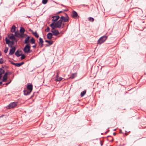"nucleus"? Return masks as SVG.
<instances>
[{
	"instance_id": "e433bc0d",
	"label": "nucleus",
	"mask_w": 146,
	"mask_h": 146,
	"mask_svg": "<svg viewBox=\"0 0 146 146\" xmlns=\"http://www.w3.org/2000/svg\"><path fill=\"white\" fill-rule=\"evenodd\" d=\"M32 52V50H31V49H27L26 53H30Z\"/></svg>"
},
{
	"instance_id": "37998d69",
	"label": "nucleus",
	"mask_w": 146,
	"mask_h": 146,
	"mask_svg": "<svg viewBox=\"0 0 146 146\" xmlns=\"http://www.w3.org/2000/svg\"><path fill=\"white\" fill-rule=\"evenodd\" d=\"M11 62V63L13 65H15V66H16V63H15V62H13V61H11V62Z\"/></svg>"
},
{
	"instance_id": "4468645a",
	"label": "nucleus",
	"mask_w": 146,
	"mask_h": 146,
	"mask_svg": "<svg viewBox=\"0 0 146 146\" xmlns=\"http://www.w3.org/2000/svg\"><path fill=\"white\" fill-rule=\"evenodd\" d=\"M56 78L55 79V80L56 82L60 81H61L63 78L60 77L58 76V73H57V75H56Z\"/></svg>"
},
{
	"instance_id": "f03ea898",
	"label": "nucleus",
	"mask_w": 146,
	"mask_h": 146,
	"mask_svg": "<svg viewBox=\"0 0 146 146\" xmlns=\"http://www.w3.org/2000/svg\"><path fill=\"white\" fill-rule=\"evenodd\" d=\"M17 102H14L10 103L6 107V108L7 109H10L15 107L18 105Z\"/></svg>"
},
{
	"instance_id": "13d9d810",
	"label": "nucleus",
	"mask_w": 146,
	"mask_h": 146,
	"mask_svg": "<svg viewBox=\"0 0 146 146\" xmlns=\"http://www.w3.org/2000/svg\"><path fill=\"white\" fill-rule=\"evenodd\" d=\"M113 141H114V139L113 138H112V140L110 141V142H112Z\"/></svg>"
},
{
	"instance_id": "c756f323",
	"label": "nucleus",
	"mask_w": 146,
	"mask_h": 146,
	"mask_svg": "<svg viewBox=\"0 0 146 146\" xmlns=\"http://www.w3.org/2000/svg\"><path fill=\"white\" fill-rule=\"evenodd\" d=\"M5 73V70L2 68H0V76H2V75Z\"/></svg>"
},
{
	"instance_id": "09e8293b",
	"label": "nucleus",
	"mask_w": 146,
	"mask_h": 146,
	"mask_svg": "<svg viewBox=\"0 0 146 146\" xmlns=\"http://www.w3.org/2000/svg\"><path fill=\"white\" fill-rule=\"evenodd\" d=\"M29 31L31 32L32 33H33V30H32L31 28H29Z\"/></svg>"
},
{
	"instance_id": "5701e85b",
	"label": "nucleus",
	"mask_w": 146,
	"mask_h": 146,
	"mask_svg": "<svg viewBox=\"0 0 146 146\" xmlns=\"http://www.w3.org/2000/svg\"><path fill=\"white\" fill-rule=\"evenodd\" d=\"M24 62H19V63H16V66L17 67H19L22 66V65L24 64Z\"/></svg>"
},
{
	"instance_id": "bf43d9fd",
	"label": "nucleus",
	"mask_w": 146,
	"mask_h": 146,
	"mask_svg": "<svg viewBox=\"0 0 146 146\" xmlns=\"http://www.w3.org/2000/svg\"><path fill=\"white\" fill-rule=\"evenodd\" d=\"M4 116H5V115H2L1 116H0V117H3Z\"/></svg>"
},
{
	"instance_id": "c85d7f7f",
	"label": "nucleus",
	"mask_w": 146,
	"mask_h": 146,
	"mask_svg": "<svg viewBox=\"0 0 146 146\" xmlns=\"http://www.w3.org/2000/svg\"><path fill=\"white\" fill-rule=\"evenodd\" d=\"M29 35H28L26 33H24V34L22 33L21 34V35H20V37L23 38L27 37Z\"/></svg>"
},
{
	"instance_id": "7c9ffc66",
	"label": "nucleus",
	"mask_w": 146,
	"mask_h": 146,
	"mask_svg": "<svg viewBox=\"0 0 146 146\" xmlns=\"http://www.w3.org/2000/svg\"><path fill=\"white\" fill-rule=\"evenodd\" d=\"M45 42H47V43H48V44H52L53 43V42H54L52 41V40H45Z\"/></svg>"
},
{
	"instance_id": "f3484780",
	"label": "nucleus",
	"mask_w": 146,
	"mask_h": 146,
	"mask_svg": "<svg viewBox=\"0 0 146 146\" xmlns=\"http://www.w3.org/2000/svg\"><path fill=\"white\" fill-rule=\"evenodd\" d=\"M77 73H72L69 77L70 79H72L74 78L76 76Z\"/></svg>"
},
{
	"instance_id": "338daca9",
	"label": "nucleus",
	"mask_w": 146,
	"mask_h": 146,
	"mask_svg": "<svg viewBox=\"0 0 146 146\" xmlns=\"http://www.w3.org/2000/svg\"><path fill=\"white\" fill-rule=\"evenodd\" d=\"M64 23H62V25L63 26L62 27V28H63L64 27Z\"/></svg>"
},
{
	"instance_id": "603ef678",
	"label": "nucleus",
	"mask_w": 146,
	"mask_h": 146,
	"mask_svg": "<svg viewBox=\"0 0 146 146\" xmlns=\"http://www.w3.org/2000/svg\"><path fill=\"white\" fill-rule=\"evenodd\" d=\"M64 13L65 14V15L66 16V17H67V18H68L69 19V17L68 14L66 13Z\"/></svg>"
},
{
	"instance_id": "9b49d317",
	"label": "nucleus",
	"mask_w": 146,
	"mask_h": 146,
	"mask_svg": "<svg viewBox=\"0 0 146 146\" xmlns=\"http://www.w3.org/2000/svg\"><path fill=\"white\" fill-rule=\"evenodd\" d=\"M31 36H28L26 37L24 40V43L25 44H29Z\"/></svg>"
},
{
	"instance_id": "0e129e2a",
	"label": "nucleus",
	"mask_w": 146,
	"mask_h": 146,
	"mask_svg": "<svg viewBox=\"0 0 146 146\" xmlns=\"http://www.w3.org/2000/svg\"><path fill=\"white\" fill-rule=\"evenodd\" d=\"M113 135L115 136V135H116V133L115 132H114L113 133Z\"/></svg>"
},
{
	"instance_id": "dca6fc26",
	"label": "nucleus",
	"mask_w": 146,
	"mask_h": 146,
	"mask_svg": "<svg viewBox=\"0 0 146 146\" xmlns=\"http://www.w3.org/2000/svg\"><path fill=\"white\" fill-rule=\"evenodd\" d=\"M60 18L58 15H55V19H52V21L53 22H55L58 21V20Z\"/></svg>"
},
{
	"instance_id": "6e6552de",
	"label": "nucleus",
	"mask_w": 146,
	"mask_h": 146,
	"mask_svg": "<svg viewBox=\"0 0 146 146\" xmlns=\"http://www.w3.org/2000/svg\"><path fill=\"white\" fill-rule=\"evenodd\" d=\"M27 90L29 91L32 92L33 90V86L32 84L29 83L27 84Z\"/></svg>"
},
{
	"instance_id": "ddd939ff",
	"label": "nucleus",
	"mask_w": 146,
	"mask_h": 146,
	"mask_svg": "<svg viewBox=\"0 0 146 146\" xmlns=\"http://www.w3.org/2000/svg\"><path fill=\"white\" fill-rule=\"evenodd\" d=\"M78 16L77 13L74 10H73L72 12V17L73 18H75Z\"/></svg>"
},
{
	"instance_id": "2f4dec72",
	"label": "nucleus",
	"mask_w": 146,
	"mask_h": 146,
	"mask_svg": "<svg viewBox=\"0 0 146 146\" xmlns=\"http://www.w3.org/2000/svg\"><path fill=\"white\" fill-rule=\"evenodd\" d=\"M5 40L6 41V44H8L9 43L11 42L9 39H8L7 37H6L5 38Z\"/></svg>"
},
{
	"instance_id": "b1692460",
	"label": "nucleus",
	"mask_w": 146,
	"mask_h": 146,
	"mask_svg": "<svg viewBox=\"0 0 146 146\" xmlns=\"http://www.w3.org/2000/svg\"><path fill=\"white\" fill-rule=\"evenodd\" d=\"M14 44V41L12 40L11 41V42L9 43H8V44H8V46L9 47L11 48H12L13 47L12 45H13Z\"/></svg>"
},
{
	"instance_id": "58836bf2",
	"label": "nucleus",
	"mask_w": 146,
	"mask_h": 146,
	"mask_svg": "<svg viewBox=\"0 0 146 146\" xmlns=\"http://www.w3.org/2000/svg\"><path fill=\"white\" fill-rule=\"evenodd\" d=\"M9 80H10V81L9 82H7V83H5V85L6 86H7L8 84H9L12 81V80L10 79H9Z\"/></svg>"
},
{
	"instance_id": "3c124183",
	"label": "nucleus",
	"mask_w": 146,
	"mask_h": 146,
	"mask_svg": "<svg viewBox=\"0 0 146 146\" xmlns=\"http://www.w3.org/2000/svg\"><path fill=\"white\" fill-rule=\"evenodd\" d=\"M62 12V11H59L58 12L56 13V14H58Z\"/></svg>"
},
{
	"instance_id": "0eeeda50",
	"label": "nucleus",
	"mask_w": 146,
	"mask_h": 146,
	"mask_svg": "<svg viewBox=\"0 0 146 146\" xmlns=\"http://www.w3.org/2000/svg\"><path fill=\"white\" fill-rule=\"evenodd\" d=\"M22 54V51L20 49H18L15 52V54L17 57H19Z\"/></svg>"
},
{
	"instance_id": "a878e982",
	"label": "nucleus",
	"mask_w": 146,
	"mask_h": 146,
	"mask_svg": "<svg viewBox=\"0 0 146 146\" xmlns=\"http://www.w3.org/2000/svg\"><path fill=\"white\" fill-rule=\"evenodd\" d=\"M11 36H10L9 35H8V37L11 39H16L15 38V36L13 33L11 34Z\"/></svg>"
},
{
	"instance_id": "9d476101",
	"label": "nucleus",
	"mask_w": 146,
	"mask_h": 146,
	"mask_svg": "<svg viewBox=\"0 0 146 146\" xmlns=\"http://www.w3.org/2000/svg\"><path fill=\"white\" fill-rule=\"evenodd\" d=\"M24 94L25 96H28L29 95L31 92L29 91L27 89H25L23 91Z\"/></svg>"
},
{
	"instance_id": "20e7f679",
	"label": "nucleus",
	"mask_w": 146,
	"mask_h": 146,
	"mask_svg": "<svg viewBox=\"0 0 146 146\" xmlns=\"http://www.w3.org/2000/svg\"><path fill=\"white\" fill-rule=\"evenodd\" d=\"M4 74V75L2 78V81L3 82H6L7 80L8 77L7 75L8 74V73L7 72H6Z\"/></svg>"
},
{
	"instance_id": "69168bd1",
	"label": "nucleus",
	"mask_w": 146,
	"mask_h": 146,
	"mask_svg": "<svg viewBox=\"0 0 146 146\" xmlns=\"http://www.w3.org/2000/svg\"><path fill=\"white\" fill-rule=\"evenodd\" d=\"M3 60L2 58H0V61L2 60Z\"/></svg>"
},
{
	"instance_id": "f257e3e1",
	"label": "nucleus",
	"mask_w": 146,
	"mask_h": 146,
	"mask_svg": "<svg viewBox=\"0 0 146 146\" xmlns=\"http://www.w3.org/2000/svg\"><path fill=\"white\" fill-rule=\"evenodd\" d=\"M108 36L104 35L101 37L97 41L98 44L100 45L103 43L107 39Z\"/></svg>"
},
{
	"instance_id": "49530a36",
	"label": "nucleus",
	"mask_w": 146,
	"mask_h": 146,
	"mask_svg": "<svg viewBox=\"0 0 146 146\" xmlns=\"http://www.w3.org/2000/svg\"><path fill=\"white\" fill-rule=\"evenodd\" d=\"M3 82L2 81H2H0V86H1V85H5V84H3Z\"/></svg>"
},
{
	"instance_id": "a19ab883",
	"label": "nucleus",
	"mask_w": 146,
	"mask_h": 146,
	"mask_svg": "<svg viewBox=\"0 0 146 146\" xmlns=\"http://www.w3.org/2000/svg\"><path fill=\"white\" fill-rule=\"evenodd\" d=\"M51 44H45V46L46 47H49L50 46V45H51Z\"/></svg>"
},
{
	"instance_id": "ea45409f",
	"label": "nucleus",
	"mask_w": 146,
	"mask_h": 146,
	"mask_svg": "<svg viewBox=\"0 0 146 146\" xmlns=\"http://www.w3.org/2000/svg\"><path fill=\"white\" fill-rule=\"evenodd\" d=\"M25 46L24 47V48L23 49V52H24V53H26V52L27 51V48H25Z\"/></svg>"
},
{
	"instance_id": "e2e57ef3",
	"label": "nucleus",
	"mask_w": 146,
	"mask_h": 146,
	"mask_svg": "<svg viewBox=\"0 0 146 146\" xmlns=\"http://www.w3.org/2000/svg\"><path fill=\"white\" fill-rule=\"evenodd\" d=\"M119 130L120 131L119 133H123L121 130V129H120Z\"/></svg>"
},
{
	"instance_id": "4be33fe9",
	"label": "nucleus",
	"mask_w": 146,
	"mask_h": 146,
	"mask_svg": "<svg viewBox=\"0 0 146 146\" xmlns=\"http://www.w3.org/2000/svg\"><path fill=\"white\" fill-rule=\"evenodd\" d=\"M86 90H85L84 91H82L81 92L80 96L81 97H83L86 94Z\"/></svg>"
},
{
	"instance_id": "7ed1b4c3",
	"label": "nucleus",
	"mask_w": 146,
	"mask_h": 146,
	"mask_svg": "<svg viewBox=\"0 0 146 146\" xmlns=\"http://www.w3.org/2000/svg\"><path fill=\"white\" fill-rule=\"evenodd\" d=\"M52 23H54V25L56 28H59L61 27L62 23L61 20L60 19L56 21V22H52Z\"/></svg>"
},
{
	"instance_id": "2eb2a0df",
	"label": "nucleus",
	"mask_w": 146,
	"mask_h": 146,
	"mask_svg": "<svg viewBox=\"0 0 146 146\" xmlns=\"http://www.w3.org/2000/svg\"><path fill=\"white\" fill-rule=\"evenodd\" d=\"M53 34L51 33H48L47 35V38L48 39H50L52 38Z\"/></svg>"
},
{
	"instance_id": "864d4df0",
	"label": "nucleus",
	"mask_w": 146,
	"mask_h": 146,
	"mask_svg": "<svg viewBox=\"0 0 146 146\" xmlns=\"http://www.w3.org/2000/svg\"><path fill=\"white\" fill-rule=\"evenodd\" d=\"M68 11V9H65L63 10V11L64 12H66Z\"/></svg>"
},
{
	"instance_id": "c03bdc74",
	"label": "nucleus",
	"mask_w": 146,
	"mask_h": 146,
	"mask_svg": "<svg viewBox=\"0 0 146 146\" xmlns=\"http://www.w3.org/2000/svg\"><path fill=\"white\" fill-rule=\"evenodd\" d=\"M9 68V66H8L4 65V68L5 69H7Z\"/></svg>"
},
{
	"instance_id": "393cba45",
	"label": "nucleus",
	"mask_w": 146,
	"mask_h": 146,
	"mask_svg": "<svg viewBox=\"0 0 146 146\" xmlns=\"http://www.w3.org/2000/svg\"><path fill=\"white\" fill-rule=\"evenodd\" d=\"M14 33L15 36L18 37H20V35L21 34L20 33H19L18 31H15Z\"/></svg>"
},
{
	"instance_id": "cd10ccee",
	"label": "nucleus",
	"mask_w": 146,
	"mask_h": 146,
	"mask_svg": "<svg viewBox=\"0 0 146 146\" xmlns=\"http://www.w3.org/2000/svg\"><path fill=\"white\" fill-rule=\"evenodd\" d=\"M31 44L29 43L26 44L25 46V49L27 48V49H31Z\"/></svg>"
},
{
	"instance_id": "aec40b11",
	"label": "nucleus",
	"mask_w": 146,
	"mask_h": 146,
	"mask_svg": "<svg viewBox=\"0 0 146 146\" xmlns=\"http://www.w3.org/2000/svg\"><path fill=\"white\" fill-rule=\"evenodd\" d=\"M30 41L31 44L35 43V40L33 37H32L30 39Z\"/></svg>"
},
{
	"instance_id": "72a5a7b5",
	"label": "nucleus",
	"mask_w": 146,
	"mask_h": 146,
	"mask_svg": "<svg viewBox=\"0 0 146 146\" xmlns=\"http://www.w3.org/2000/svg\"><path fill=\"white\" fill-rule=\"evenodd\" d=\"M8 50H9L8 47L6 46L5 47V50L4 51V53H7V52Z\"/></svg>"
},
{
	"instance_id": "f8f14e48",
	"label": "nucleus",
	"mask_w": 146,
	"mask_h": 146,
	"mask_svg": "<svg viewBox=\"0 0 146 146\" xmlns=\"http://www.w3.org/2000/svg\"><path fill=\"white\" fill-rule=\"evenodd\" d=\"M51 31L53 33V35L55 36L59 34V32L58 30L54 29V31Z\"/></svg>"
},
{
	"instance_id": "bb28decb",
	"label": "nucleus",
	"mask_w": 146,
	"mask_h": 146,
	"mask_svg": "<svg viewBox=\"0 0 146 146\" xmlns=\"http://www.w3.org/2000/svg\"><path fill=\"white\" fill-rule=\"evenodd\" d=\"M50 27L52 29L51 31H54V29L56 27L54 25V23H52L50 25Z\"/></svg>"
},
{
	"instance_id": "39448f33",
	"label": "nucleus",
	"mask_w": 146,
	"mask_h": 146,
	"mask_svg": "<svg viewBox=\"0 0 146 146\" xmlns=\"http://www.w3.org/2000/svg\"><path fill=\"white\" fill-rule=\"evenodd\" d=\"M15 47L14 46L13 47L10 49L9 55H12L15 52Z\"/></svg>"
},
{
	"instance_id": "5fc2aeb1",
	"label": "nucleus",
	"mask_w": 146,
	"mask_h": 146,
	"mask_svg": "<svg viewBox=\"0 0 146 146\" xmlns=\"http://www.w3.org/2000/svg\"><path fill=\"white\" fill-rule=\"evenodd\" d=\"M1 68H2L3 69V68H4V66L2 65L1 66Z\"/></svg>"
},
{
	"instance_id": "4d7b16f0",
	"label": "nucleus",
	"mask_w": 146,
	"mask_h": 146,
	"mask_svg": "<svg viewBox=\"0 0 146 146\" xmlns=\"http://www.w3.org/2000/svg\"><path fill=\"white\" fill-rule=\"evenodd\" d=\"M32 47L34 48H36V46L35 45H33L32 46Z\"/></svg>"
},
{
	"instance_id": "8fccbe9b",
	"label": "nucleus",
	"mask_w": 146,
	"mask_h": 146,
	"mask_svg": "<svg viewBox=\"0 0 146 146\" xmlns=\"http://www.w3.org/2000/svg\"><path fill=\"white\" fill-rule=\"evenodd\" d=\"M6 72H7L8 73V74L9 75H11L12 74V72L9 71L8 70H7Z\"/></svg>"
},
{
	"instance_id": "6ab92c4d",
	"label": "nucleus",
	"mask_w": 146,
	"mask_h": 146,
	"mask_svg": "<svg viewBox=\"0 0 146 146\" xmlns=\"http://www.w3.org/2000/svg\"><path fill=\"white\" fill-rule=\"evenodd\" d=\"M19 31L21 34L22 33L24 34L25 31V30L23 27H21L20 28Z\"/></svg>"
},
{
	"instance_id": "c9c22d12",
	"label": "nucleus",
	"mask_w": 146,
	"mask_h": 146,
	"mask_svg": "<svg viewBox=\"0 0 146 146\" xmlns=\"http://www.w3.org/2000/svg\"><path fill=\"white\" fill-rule=\"evenodd\" d=\"M48 1V0H42V3L43 4H46L47 3Z\"/></svg>"
},
{
	"instance_id": "4c0bfd02",
	"label": "nucleus",
	"mask_w": 146,
	"mask_h": 146,
	"mask_svg": "<svg viewBox=\"0 0 146 146\" xmlns=\"http://www.w3.org/2000/svg\"><path fill=\"white\" fill-rule=\"evenodd\" d=\"M50 28L49 27H47L45 30V31L47 32H49L50 31Z\"/></svg>"
},
{
	"instance_id": "423d86ee",
	"label": "nucleus",
	"mask_w": 146,
	"mask_h": 146,
	"mask_svg": "<svg viewBox=\"0 0 146 146\" xmlns=\"http://www.w3.org/2000/svg\"><path fill=\"white\" fill-rule=\"evenodd\" d=\"M39 41L38 42V44L40 46V48H42L44 45V40L42 38L40 37L39 38Z\"/></svg>"
},
{
	"instance_id": "052dcab7",
	"label": "nucleus",
	"mask_w": 146,
	"mask_h": 146,
	"mask_svg": "<svg viewBox=\"0 0 146 146\" xmlns=\"http://www.w3.org/2000/svg\"><path fill=\"white\" fill-rule=\"evenodd\" d=\"M109 130H108V131H106L105 132V134H107L109 132Z\"/></svg>"
},
{
	"instance_id": "79ce46f5",
	"label": "nucleus",
	"mask_w": 146,
	"mask_h": 146,
	"mask_svg": "<svg viewBox=\"0 0 146 146\" xmlns=\"http://www.w3.org/2000/svg\"><path fill=\"white\" fill-rule=\"evenodd\" d=\"M82 6L84 7H88V8H89V7L87 5H85V4H82Z\"/></svg>"
},
{
	"instance_id": "774afa93",
	"label": "nucleus",
	"mask_w": 146,
	"mask_h": 146,
	"mask_svg": "<svg viewBox=\"0 0 146 146\" xmlns=\"http://www.w3.org/2000/svg\"><path fill=\"white\" fill-rule=\"evenodd\" d=\"M2 56V54L1 52L0 51V56Z\"/></svg>"
},
{
	"instance_id": "412c9836",
	"label": "nucleus",
	"mask_w": 146,
	"mask_h": 146,
	"mask_svg": "<svg viewBox=\"0 0 146 146\" xmlns=\"http://www.w3.org/2000/svg\"><path fill=\"white\" fill-rule=\"evenodd\" d=\"M32 34L37 38H38L39 37V35L36 31L35 32L33 31Z\"/></svg>"
},
{
	"instance_id": "1a4fd4ad",
	"label": "nucleus",
	"mask_w": 146,
	"mask_h": 146,
	"mask_svg": "<svg viewBox=\"0 0 146 146\" xmlns=\"http://www.w3.org/2000/svg\"><path fill=\"white\" fill-rule=\"evenodd\" d=\"M60 19L61 20L62 22H66L69 20V19L67 18V17L63 16H61L60 17Z\"/></svg>"
},
{
	"instance_id": "de8ad7c7",
	"label": "nucleus",
	"mask_w": 146,
	"mask_h": 146,
	"mask_svg": "<svg viewBox=\"0 0 146 146\" xmlns=\"http://www.w3.org/2000/svg\"><path fill=\"white\" fill-rule=\"evenodd\" d=\"M5 61L3 60L0 61V64H2L4 63Z\"/></svg>"
},
{
	"instance_id": "473e14b6",
	"label": "nucleus",
	"mask_w": 146,
	"mask_h": 146,
	"mask_svg": "<svg viewBox=\"0 0 146 146\" xmlns=\"http://www.w3.org/2000/svg\"><path fill=\"white\" fill-rule=\"evenodd\" d=\"M88 19L89 21H90L91 22H93L94 20V18L91 17H89L88 18Z\"/></svg>"
},
{
	"instance_id": "6e6d98bb",
	"label": "nucleus",
	"mask_w": 146,
	"mask_h": 146,
	"mask_svg": "<svg viewBox=\"0 0 146 146\" xmlns=\"http://www.w3.org/2000/svg\"><path fill=\"white\" fill-rule=\"evenodd\" d=\"M100 145L101 146H102L103 145V144L102 143V142H101V141H100Z\"/></svg>"
},
{
	"instance_id": "a18cd8bd",
	"label": "nucleus",
	"mask_w": 146,
	"mask_h": 146,
	"mask_svg": "<svg viewBox=\"0 0 146 146\" xmlns=\"http://www.w3.org/2000/svg\"><path fill=\"white\" fill-rule=\"evenodd\" d=\"M36 93V92H34V93H33V94L32 95V96L30 97V99H31V98H33V97L34 96V95H35V94Z\"/></svg>"
},
{
	"instance_id": "a211bd4d",
	"label": "nucleus",
	"mask_w": 146,
	"mask_h": 146,
	"mask_svg": "<svg viewBox=\"0 0 146 146\" xmlns=\"http://www.w3.org/2000/svg\"><path fill=\"white\" fill-rule=\"evenodd\" d=\"M16 27L15 25H13L12 27V28L11 29V31L12 33H15V32L16 29Z\"/></svg>"
},
{
	"instance_id": "f704fd0d",
	"label": "nucleus",
	"mask_w": 146,
	"mask_h": 146,
	"mask_svg": "<svg viewBox=\"0 0 146 146\" xmlns=\"http://www.w3.org/2000/svg\"><path fill=\"white\" fill-rule=\"evenodd\" d=\"M21 57H20V59L21 60H23L25 57V55L24 54H23V53L22 54L21 53Z\"/></svg>"
},
{
	"instance_id": "680f3d73",
	"label": "nucleus",
	"mask_w": 146,
	"mask_h": 146,
	"mask_svg": "<svg viewBox=\"0 0 146 146\" xmlns=\"http://www.w3.org/2000/svg\"><path fill=\"white\" fill-rule=\"evenodd\" d=\"M55 15L53 16L52 17V19H55Z\"/></svg>"
}]
</instances>
